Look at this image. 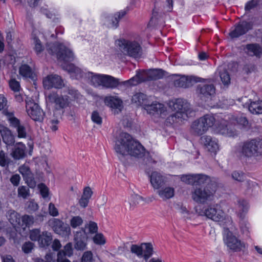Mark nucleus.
I'll return each mask as SVG.
<instances>
[{
    "mask_svg": "<svg viewBox=\"0 0 262 262\" xmlns=\"http://www.w3.org/2000/svg\"><path fill=\"white\" fill-rule=\"evenodd\" d=\"M104 103L114 110L115 113L121 112L123 108L122 100L117 96H106L104 99Z\"/></svg>",
    "mask_w": 262,
    "mask_h": 262,
    "instance_id": "nucleus-18",
    "label": "nucleus"
},
{
    "mask_svg": "<svg viewBox=\"0 0 262 262\" xmlns=\"http://www.w3.org/2000/svg\"><path fill=\"white\" fill-rule=\"evenodd\" d=\"M157 193L163 201H166L174 196L175 190L172 187H161L158 189Z\"/></svg>",
    "mask_w": 262,
    "mask_h": 262,
    "instance_id": "nucleus-27",
    "label": "nucleus"
},
{
    "mask_svg": "<svg viewBox=\"0 0 262 262\" xmlns=\"http://www.w3.org/2000/svg\"><path fill=\"white\" fill-rule=\"evenodd\" d=\"M125 14V12L122 11L115 14L114 16L106 17L105 25L108 27L116 28L118 26L120 19L122 18Z\"/></svg>",
    "mask_w": 262,
    "mask_h": 262,
    "instance_id": "nucleus-24",
    "label": "nucleus"
},
{
    "mask_svg": "<svg viewBox=\"0 0 262 262\" xmlns=\"http://www.w3.org/2000/svg\"><path fill=\"white\" fill-rule=\"evenodd\" d=\"M169 106L172 111H176L175 113L168 117V119L172 122L186 120L192 113L190 104L183 99L178 98L169 101Z\"/></svg>",
    "mask_w": 262,
    "mask_h": 262,
    "instance_id": "nucleus-3",
    "label": "nucleus"
},
{
    "mask_svg": "<svg viewBox=\"0 0 262 262\" xmlns=\"http://www.w3.org/2000/svg\"><path fill=\"white\" fill-rule=\"evenodd\" d=\"M215 119L211 115H205L193 121L191 125V132L200 136L206 133L215 123Z\"/></svg>",
    "mask_w": 262,
    "mask_h": 262,
    "instance_id": "nucleus-5",
    "label": "nucleus"
},
{
    "mask_svg": "<svg viewBox=\"0 0 262 262\" xmlns=\"http://www.w3.org/2000/svg\"><path fill=\"white\" fill-rule=\"evenodd\" d=\"M104 75L95 74L93 73H89L88 76L91 78L92 84L95 86H101Z\"/></svg>",
    "mask_w": 262,
    "mask_h": 262,
    "instance_id": "nucleus-40",
    "label": "nucleus"
},
{
    "mask_svg": "<svg viewBox=\"0 0 262 262\" xmlns=\"http://www.w3.org/2000/svg\"><path fill=\"white\" fill-rule=\"evenodd\" d=\"M231 177L233 180L238 182H244L246 178V174L242 171L235 170L232 172Z\"/></svg>",
    "mask_w": 262,
    "mask_h": 262,
    "instance_id": "nucleus-46",
    "label": "nucleus"
},
{
    "mask_svg": "<svg viewBox=\"0 0 262 262\" xmlns=\"http://www.w3.org/2000/svg\"><path fill=\"white\" fill-rule=\"evenodd\" d=\"M211 181L210 178L203 174H196L195 185H201L205 184L209 185L208 183Z\"/></svg>",
    "mask_w": 262,
    "mask_h": 262,
    "instance_id": "nucleus-42",
    "label": "nucleus"
},
{
    "mask_svg": "<svg viewBox=\"0 0 262 262\" xmlns=\"http://www.w3.org/2000/svg\"><path fill=\"white\" fill-rule=\"evenodd\" d=\"M244 107H248L249 111L253 114H262V98L257 99H248L244 97L238 99Z\"/></svg>",
    "mask_w": 262,
    "mask_h": 262,
    "instance_id": "nucleus-10",
    "label": "nucleus"
},
{
    "mask_svg": "<svg viewBox=\"0 0 262 262\" xmlns=\"http://www.w3.org/2000/svg\"><path fill=\"white\" fill-rule=\"evenodd\" d=\"M224 241L227 247L234 251H240L245 247L244 244L233 235L230 231L227 232Z\"/></svg>",
    "mask_w": 262,
    "mask_h": 262,
    "instance_id": "nucleus-17",
    "label": "nucleus"
},
{
    "mask_svg": "<svg viewBox=\"0 0 262 262\" xmlns=\"http://www.w3.org/2000/svg\"><path fill=\"white\" fill-rule=\"evenodd\" d=\"M49 225L52 228L55 233L62 236H67L71 233V228L69 225L64 223L60 220L53 218L49 220Z\"/></svg>",
    "mask_w": 262,
    "mask_h": 262,
    "instance_id": "nucleus-11",
    "label": "nucleus"
},
{
    "mask_svg": "<svg viewBox=\"0 0 262 262\" xmlns=\"http://www.w3.org/2000/svg\"><path fill=\"white\" fill-rule=\"evenodd\" d=\"M47 101L51 103H54L57 109L64 108L69 106L68 98L59 96L56 93H50L47 97Z\"/></svg>",
    "mask_w": 262,
    "mask_h": 262,
    "instance_id": "nucleus-15",
    "label": "nucleus"
},
{
    "mask_svg": "<svg viewBox=\"0 0 262 262\" xmlns=\"http://www.w3.org/2000/svg\"><path fill=\"white\" fill-rule=\"evenodd\" d=\"M48 211L49 214L52 216L55 217L59 215V212L57 208L55 207V205L52 203H50L49 204Z\"/></svg>",
    "mask_w": 262,
    "mask_h": 262,
    "instance_id": "nucleus-62",
    "label": "nucleus"
},
{
    "mask_svg": "<svg viewBox=\"0 0 262 262\" xmlns=\"http://www.w3.org/2000/svg\"><path fill=\"white\" fill-rule=\"evenodd\" d=\"M114 149L121 155H128L137 158H142L145 152L144 147L126 133L120 134L116 141Z\"/></svg>",
    "mask_w": 262,
    "mask_h": 262,
    "instance_id": "nucleus-1",
    "label": "nucleus"
},
{
    "mask_svg": "<svg viewBox=\"0 0 262 262\" xmlns=\"http://www.w3.org/2000/svg\"><path fill=\"white\" fill-rule=\"evenodd\" d=\"M43 85L46 89H50L52 88L60 89L63 85V82L59 76L49 75L43 79Z\"/></svg>",
    "mask_w": 262,
    "mask_h": 262,
    "instance_id": "nucleus-16",
    "label": "nucleus"
},
{
    "mask_svg": "<svg viewBox=\"0 0 262 262\" xmlns=\"http://www.w3.org/2000/svg\"><path fill=\"white\" fill-rule=\"evenodd\" d=\"M18 196L19 197L23 198V199H26L30 195V190L27 186H21L18 188Z\"/></svg>",
    "mask_w": 262,
    "mask_h": 262,
    "instance_id": "nucleus-52",
    "label": "nucleus"
},
{
    "mask_svg": "<svg viewBox=\"0 0 262 262\" xmlns=\"http://www.w3.org/2000/svg\"><path fill=\"white\" fill-rule=\"evenodd\" d=\"M93 193L92 189L89 186H87L84 188L81 197L90 200Z\"/></svg>",
    "mask_w": 262,
    "mask_h": 262,
    "instance_id": "nucleus-61",
    "label": "nucleus"
},
{
    "mask_svg": "<svg viewBox=\"0 0 262 262\" xmlns=\"http://www.w3.org/2000/svg\"><path fill=\"white\" fill-rule=\"evenodd\" d=\"M164 76V71L163 70L150 69L147 71L137 73L130 79L124 81L123 83L126 86H134L142 82L161 79Z\"/></svg>",
    "mask_w": 262,
    "mask_h": 262,
    "instance_id": "nucleus-4",
    "label": "nucleus"
},
{
    "mask_svg": "<svg viewBox=\"0 0 262 262\" xmlns=\"http://www.w3.org/2000/svg\"><path fill=\"white\" fill-rule=\"evenodd\" d=\"M200 94L204 96H209L215 94V89L213 84H205L198 87Z\"/></svg>",
    "mask_w": 262,
    "mask_h": 262,
    "instance_id": "nucleus-36",
    "label": "nucleus"
},
{
    "mask_svg": "<svg viewBox=\"0 0 262 262\" xmlns=\"http://www.w3.org/2000/svg\"><path fill=\"white\" fill-rule=\"evenodd\" d=\"M218 130L221 134L228 137H234L237 135L235 127L230 123L221 124L218 127Z\"/></svg>",
    "mask_w": 262,
    "mask_h": 262,
    "instance_id": "nucleus-26",
    "label": "nucleus"
},
{
    "mask_svg": "<svg viewBox=\"0 0 262 262\" xmlns=\"http://www.w3.org/2000/svg\"><path fill=\"white\" fill-rule=\"evenodd\" d=\"M0 133L2 136L3 141L8 145L14 144L15 142L14 137L12 134L11 131L3 125H0Z\"/></svg>",
    "mask_w": 262,
    "mask_h": 262,
    "instance_id": "nucleus-25",
    "label": "nucleus"
},
{
    "mask_svg": "<svg viewBox=\"0 0 262 262\" xmlns=\"http://www.w3.org/2000/svg\"><path fill=\"white\" fill-rule=\"evenodd\" d=\"M201 140L208 150L212 152H216L219 150L217 141L209 136L201 137Z\"/></svg>",
    "mask_w": 262,
    "mask_h": 262,
    "instance_id": "nucleus-23",
    "label": "nucleus"
},
{
    "mask_svg": "<svg viewBox=\"0 0 262 262\" xmlns=\"http://www.w3.org/2000/svg\"><path fill=\"white\" fill-rule=\"evenodd\" d=\"M144 109L148 114L153 115L157 114L160 116L164 115L166 112V108L164 105L158 102L150 104L148 101L144 107Z\"/></svg>",
    "mask_w": 262,
    "mask_h": 262,
    "instance_id": "nucleus-20",
    "label": "nucleus"
},
{
    "mask_svg": "<svg viewBox=\"0 0 262 262\" xmlns=\"http://www.w3.org/2000/svg\"><path fill=\"white\" fill-rule=\"evenodd\" d=\"M148 101L146 95L142 93H136L132 96V102L137 106H143L144 107Z\"/></svg>",
    "mask_w": 262,
    "mask_h": 262,
    "instance_id": "nucleus-32",
    "label": "nucleus"
},
{
    "mask_svg": "<svg viewBox=\"0 0 262 262\" xmlns=\"http://www.w3.org/2000/svg\"><path fill=\"white\" fill-rule=\"evenodd\" d=\"M93 241L97 245H103L105 243L104 236L101 233H97L93 237Z\"/></svg>",
    "mask_w": 262,
    "mask_h": 262,
    "instance_id": "nucleus-60",
    "label": "nucleus"
},
{
    "mask_svg": "<svg viewBox=\"0 0 262 262\" xmlns=\"http://www.w3.org/2000/svg\"><path fill=\"white\" fill-rule=\"evenodd\" d=\"M215 190L210 185L205 187H196L191 192L192 200L198 204H204L214 198Z\"/></svg>",
    "mask_w": 262,
    "mask_h": 262,
    "instance_id": "nucleus-6",
    "label": "nucleus"
},
{
    "mask_svg": "<svg viewBox=\"0 0 262 262\" xmlns=\"http://www.w3.org/2000/svg\"><path fill=\"white\" fill-rule=\"evenodd\" d=\"M40 231L39 229H35L30 231V238L32 241L39 242L40 237Z\"/></svg>",
    "mask_w": 262,
    "mask_h": 262,
    "instance_id": "nucleus-58",
    "label": "nucleus"
},
{
    "mask_svg": "<svg viewBox=\"0 0 262 262\" xmlns=\"http://www.w3.org/2000/svg\"><path fill=\"white\" fill-rule=\"evenodd\" d=\"M195 211L199 215L205 216L214 222H222L224 228L227 230H233L235 229L231 217L226 215L218 204L209 205L202 210L196 207Z\"/></svg>",
    "mask_w": 262,
    "mask_h": 262,
    "instance_id": "nucleus-2",
    "label": "nucleus"
},
{
    "mask_svg": "<svg viewBox=\"0 0 262 262\" xmlns=\"http://www.w3.org/2000/svg\"><path fill=\"white\" fill-rule=\"evenodd\" d=\"M142 245L143 247L142 257L147 261L154 253L153 245L151 243H143Z\"/></svg>",
    "mask_w": 262,
    "mask_h": 262,
    "instance_id": "nucleus-35",
    "label": "nucleus"
},
{
    "mask_svg": "<svg viewBox=\"0 0 262 262\" xmlns=\"http://www.w3.org/2000/svg\"><path fill=\"white\" fill-rule=\"evenodd\" d=\"M230 121L232 123L236 124V125L240 128L249 129L250 127V123L244 115L233 117Z\"/></svg>",
    "mask_w": 262,
    "mask_h": 262,
    "instance_id": "nucleus-30",
    "label": "nucleus"
},
{
    "mask_svg": "<svg viewBox=\"0 0 262 262\" xmlns=\"http://www.w3.org/2000/svg\"><path fill=\"white\" fill-rule=\"evenodd\" d=\"M256 68V66L252 63H247L243 67V71L246 74H249L255 71Z\"/></svg>",
    "mask_w": 262,
    "mask_h": 262,
    "instance_id": "nucleus-63",
    "label": "nucleus"
},
{
    "mask_svg": "<svg viewBox=\"0 0 262 262\" xmlns=\"http://www.w3.org/2000/svg\"><path fill=\"white\" fill-rule=\"evenodd\" d=\"M83 221L82 217L80 216H72L70 221L71 226L73 228H76L79 227L83 224Z\"/></svg>",
    "mask_w": 262,
    "mask_h": 262,
    "instance_id": "nucleus-50",
    "label": "nucleus"
},
{
    "mask_svg": "<svg viewBox=\"0 0 262 262\" xmlns=\"http://www.w3.org/2000/svg\"><path fill=\"white\" fill-rule=\"evenodd\" d=\"M75 248L77 250H84L86 246V237L81 232H77L75 235Z\"/></svg>",
    "mask_w": 262,
    "mask_h": 262,
    "instance_id": "nucleus-29",
    "label": "nucleus"
},
{
    "mask_svg": "<svg viewBox=\"0 0 262 262\" xmlns=\"http://www.w3.org/2000/svg\"><path fill=\"white\" fill-rule=\"evenodd\" d=\"M47 51L50 54L56 55L57 59L60 61L68 62L73 61L74 59L73 52L60 43L51 44L47 49Z\"/></svg>",
    "mask_w": 262,
    "mask_h": 262,
    "instance_id": "nucleus-7",
    "label": "nucleus"
},
{
    "mask_svg": "<svg viewBox=\"0 0 262 262\" xmlns=\"http://www.w3.org/2000/svg\"><path fill=\"white\" fill-rule=\"evenodd\" d=\"M119 49L125 55L137 57L141 52V48L136 41L125 39H119L116 41Z\"/></svg>",
    "mask_w": 262,
    "mask_h": 262,
    "instance_id": "nucleus-8",
    "label": "nucleus"
},
{
    "mask_svg": "<svg viewBox=\"0 0 262 262\" xmlns=\"http://www.w3.org/2000/svg\"><path fill=\"white\" fill-rule=\"evenodd\" d=\"M66 70L73 74V76H74L76 79H79L83 76L84 73L81 70L73 64L67 65Z\"/></svg>",
    "mask_w": 262,
    "mask_h": 262,
    "instance_id": "nucleus-38",
    "label": "nucleus"
},
{
    "mask_svg": "<svg viewBox=\"0 0 262 262\" xmlns=\"http://www.w3.org/2000/svg\"><path fill=\"white\" fill-rule=\"evenodd\" d=\"M253 28V23L246 21H241L234 26L229 33V36L231 38H237L246 34Z\"/></svg>",
    "mask_w": 262,
    "mask_h": 262,
    "instance_id": "nucleus-12",
    "label": "nucleus"
},
{
    "mask_svg": "<svg viewBox=\"0 0 262 262\" xmlns=\"http://www.w3.org/2000/svg\"><path fill=\"white\" fill-rule=\"evenodd\" d=\"M58 252H62L63 253V257H66L67 256H71L73 254L72 244L69 243L63 247V249L59 251Z\"/></svg>",
    "mask_w": 262,
    "mask_h": 262,
    "instance_id": "nucleus-55",
    "label": "nucleus"
},
{
    "mask_svg": "<svg viewBox=\"0 0 262 262\" xmlns=\"http://www.w3.org/2000/svg\"><path fill=\"white\" fill-rule=\"evenodd\" d=\"M21 221L23 225H24L26 227H29L34 224V219L32 215L25 214L21 217Z\"/></svg>",
    "mask_w": 262,
    "mask_h": 262,
    "instance_id": "nucleus-54",
    "label": "nucleus"
},
{
    "mask_svg": "<svg viewBox=\"0 0 262 262\" xmlns=\"http://www.w3.org/2000/svg\"><path fill=\"white\" fill-rule=\"evenodd\" d=\"M7 217L12 225L17 226L20 225V214L13 210H9L7 213Z\"/></svg>",
    "mask_w": 262,
    "mask_h": 262,
    "instance_id": "nucleus-37",
    "label": "nucleus"
},
{
    "mask_svg": "<svg viewBox=\"0 0 262 262\" xmlns=\"http://www.w3.org/2000/svg\"><path fill=\"white\" fill-rule=\"evenodd\" d=\"M11 155L15 160L23 159L25 156V146L21 144L15 146Z\"/></svg>",
    "mask_w": 262,
    "mask_h": 262,
    "instance_id": "nucleus-34",
    "label": "nucleus"
},
{
    "mask_svg": "<svg viewBox=\"0 0 262 262\" xmlns=\"http://www.w3.org/2000/svg\"><path fill=\"white\" fill-rule=\"evenodd\" d=\"M34 43V50L37 55H39L44 50V48L41 41L36 37L33 38Z\"/></svg>",
    "mask_w": 262,
    "mask_h": 262,
    "instance_id": "nucleus-53",
    "label": "nucleus"
},
{
    "mask_svg": "<svg viewBox=\"0 0 262 262\" xmlns=\"http://www.w3.org/2000/svg\"><path fill=\"white\" fill-rule=\"evenodd\" d=\"M123 82H120L118 79L111 76L104 75L101 86L107 89H114L119 85H124Z\"/></svg>",
    "mask_w": 262,
    "mask_h": 262,
    "instance_id": "nucleus-22",
    "label": "nucleus"
},
{
    "mask_svg": "<svg viewBox=\"0 0 262 262\" xmlns=\"http://www.w3.org/2000/svg\"><path fill=\"white\" fill-rule=\"evenodd\" d=\"M188 84V80L186 76H181L174 81V85L178 88H187Z\"/></svg>",
    "mask_w": 262,
    "mask_h": 262,
    "instance_id": "nucleus-47",
    "label": "nucleus"
},
{
    "mask_svg": "<svg viewBox=\"0 0 262 262\" xmlns=\"http://www.w3.org/2000/svg\"><path fill=\"white\" fill-rule=\"evenodd\" d=\"M93 255L91 251H87L83 253L81 261V262H93Z\"/></svg>",
    "mask_w": 262,
    "mask_h": 262,
    "instance_id": "nucleus-57",
    "label": "nucleus"
},
{
    "mask_svg": "<svg viewBox=\"0 0 262 262\" xmlns=\"http://www.w3.org/2000/svg\"><path fill=\"white\" fill-rule=\"evenodd\" d=\"M52 240L51 234L47 231H45L41 234L38 242L41 247H46L51 244Z\"/></svg>",
    "mask_w": 262,
    "mask_h": 262,
    "instance_id": "nucleus-39",
    "label": "nucleus"
},
{
    "mask_svg": "<svg viewBox=\"0 0 262 262\" xmlns=\"http://www.w3.org/2000/svg\"><path fill=\"white\" fill-rule=\"evenodd\" d=\"M9 86L10 89L14 92H18L20 88L19 82L15 79L9 81Z\"/></svg>",
    "mask_w": 262,
    "mask_h": 262,
    "instance_id": "nucleus-59",
    "label": "nucleus"
},
{
    "mask_svg": "<svg viewBox=\"0 0 262 262\" xmlns=\"http://www.w3.org/2000/svg\"><path fill=\"white\" fill-rule=\"evenodd\" d=\"M11 126L16 128L17 136L20 138H25L27 137V131L25 127L20 124V121L15 116L8 120Z\"/></svg>",
    "mask_w": 262,
    "mask_h": 262,
    "instance_id": "nucleus-21",
    "label": "nucleus"
},
{
    "mask_svg": "<svg viewBox=\"0 0 262 262\" xmlns=\"http://www.w3.org/2000/svg\"><path fill=\"white\" fill-rule=\"evenodd\" d=\"M238 207L239 212L238 213V216L242 219V221L240 222V228L242 232L248 235L249 233V224L248 223L245 221H244V219L245 215V214L248 211V205L247 203L244 201H239L238 202Z\"/></svg>",
    "mask_w": 262,
    "mask_h": 262,
    "instance_id": "nucleus-14",
    "label": "nucleus"
},
{
    "mask_svg": "<svg viewBox=\"0 0 262 262\" xmlns=\"http://www.w3.org/2000/svg\"><path fill=\"white\" fill-rule=\"evenodd\" d=\"M18 170L30 188H34L36 186V182L29 167L24 164L19 167Z\"/></svg>",
    "mask_w": 262,
    "mask_h": 262,
    "instance_id": "nucleus-19",
    "label": "nucleus"
},
{
    "mask_svg": "<svg viewBox=\"0 0 262 262\" xmlns=\"http://www.w3.org/2000/svg\"><path fill=\"white\" fill-rule=\"evenodd\" d=\"M235 155L242 159L243 157H255L253 139L241 143L234 151Z\"/></svg>",
    "mask_w": 262,
    "mask_h": 262,
    "instance_id": "nucleus-9",
    "label": "nucleus"
},
{
    "mask_svg": "<svg viewBox=\"0 0 262 262\" xmlns=\"http://www.w3.org/2000/svg\"><path fill=\"white\" fill-rule=\"evenodd\" d=\"M245 52L249 56H260L261 54V49L257 44H248L244 48Z\"/></svg>",
    "mask_w": 262,
    "mask_h": 262,
    "instance_id": "nucleus-33",
    "label": "nucleus"
},
{
    "mask_svg": "<svg viewBox=\"0 0 262 262\" xmlns=\"http://www.w3.org/2000/svg\"><path fill=\"white\" fill-rule=\"evenodd\" d=\"M255 157L262 155V138L253 139Z\"/></svg>",
    "mask_w": 262,
    "mask_h": 262,
    "instance_id": "nucleus-43",
    "label": "nucleus"
},
{
    "mask_svg": "<svg viewBox=\"0 0 262 262\" xmlns=\"http://www.w3.org/2000/svg\"><path fill=\"white\" fill-rule=\"evenodd\" d=\"M19 73L24 77L31 78L33 75V71L30 67L26 64H24L20 67Z\"/></svg>",
    "mask_w": 262,
    "mask_h": 262,
    "instance_id": "nucleus-41",
    "label": "nucleus"
},
{
    "mask_svg": "<svg viewBox=\"0 0 262 262\" xmlns=\"http://www.w3.org/2000/svg\"><path fill=\"white\" fill-rule=\"evenodd\" d=\"M141 197L137 194L132 195L128 198V200L126 201V203L128 205L129 208L130 210H133L139 203V201Z\"/></svg>",
    "mask_w": 262,
    "mask_h": 262,
    "instance_id": "nucleus-44",
    "label": "nucleus"
},
{
    "mask_svg": "<svg viewBox=\"0 0 262 262\" xmlns=\"http://www.w3.org/2000/svg\"><path fill=\"white\" fill-rule=\"evenodd\" d=\"M150 183L154 189H160L164 184V177L158 172H153L150 176Z\"/></svg>",
    "mask_w": 262,
    "mask_h": 262,
    "instance_id": "nucleus-31",
    "label": "nucleus"
},
{
    "mask_svg": "<svg viewBox=\"0 0 262 262\" xmlns=\"http://www.w3.org/2000/svg\"><path fill=\"white\" fill-rule=\"evenodd\" d=\"M7 99L3 95H0V111L5 115L8 120L14 116V112L8 109Z\"/></svg>",
    "mask_w": 262,
    "mask_h": 262,
    "instance_id": "nucleus-28",
    "label": "nucleus"
},
{
    "mask_svg": "<svg viewBox=\"0 0 262 262\" xmlns=\"http://www.w3.org/2000/svg\"><path fill=\"white\" fill-rule=\"evenodd\" d=\"M221 79L224 85H228L230 82V77L228 72L226 70L220 72Z\"/></svg>",
    "mask_w": 262,
    "mask_h": 262,
    "instance_id": "nucleus-56",
    "label": "nucleus"
},
{
    "mask_svg": "<svg viewBox=\"0 0 262 262\" xmlns=\"http://www.w3.org/2000/svg\"><path fill=\"white\" fill-rule=\"evenodd\" d=\"M196 174L183 175L181 177V181L188 184L195 185Z\"/></svg>",
    "mask_w": 262,
    "mask_h": 262,
    "instance_id": "nucleus-48",
    "label": "nucleus"
},
{
    "mask_svg": "<svg viewBox=\"0 0 262 262\" xmlns=\"http://www.w3.org/2000/svg\"><path fill=\"white\" fill-rule=\"evenodd\" d=\"M26 110L28 115L34 121H41L45 113L39 105L32 101L27 102Z\"/></svg>",
    "mask_w": 262,
    "mask_h": 262,
    "instance_id": "nucleus-13",
    "label": "nucleus"
},
{
    "mask_svg": "<svg viewBox=\"0 0 262 262\" xmlns=\"http://www.w3.org/2000/svg\"><path fill=\"white\" fill-rule=\"evenodd\" d=\"M130 252L135 254L138 257H142V255H143V247L142 244L140 245L133 244L130 246Z\"/></svg>",
    "mask_w": 262,
    "mask_h": 262,
    "instance_id": "nucleus-49",
    "label": "nucleus"
},
{
    "mask_svg": "<svg viewBox=\"0 0 262 262\" xmlns=\"http://www.w3.org/2000/svg\"><path fill=\"white\" fill-rule=\"evenodd\" d=\"M34 246V244L30 242H26L22 246V250L25 253H29L31 252Z\"/></svg>",
    "mask_w": 262,
    "mask_h": 262,
    "instance_id": "nucleus-64",
    "label": "nucleus"
},
{
    "mask_svg": "<svg viewBox=\"0 0 262 262\" xmlns=\"http://www.w3.org/2000/svg\"><path fill=\"white\" fill-rule=\"evenodd\" d=\"M38 204L34 200H30L26 203L25 208L28 212H35L38 209Z\"/></svg>",
    "mask_w": 262,
    "mask_h": 262,
    "instance_id": "nucleus-51",
    "label": "nucleus"
},
{
    "mask_svg": "<svg viewBox=\"0 0 262 262\" xmlns=\"http://www.w3.org/2000/svg\"><path fill=\"white\" fill-rule=\"evenodd\" d=\"M12 162L7 154L3 150L0 151V166L3 167L8 168Z\"/></svg>",
    "mask_w": 262,
    "mask_h": 262,
    "instance_id": "nucleus-45",
    "label": "nucleus"
}]
</instances>
